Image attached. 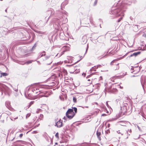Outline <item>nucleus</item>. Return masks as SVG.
I'll use <instances>...</instances> for the list:
<instances>
[{
  "label": "nucleus",
  "mask_w": 146,
  "mask_h": 146,
  "mask_svg": "<svg viewBox=\"0 0 146 146\" xmlns=\"http://www.w3.org/2000/svg\"><path fill=\"white\" fill-rule=\"evenodd\" d=\"M124 10L121 9H114V7H112L110 11V14L115 15L116 17L119 16H123L124 14L123 11Z\"/></svg>",
  "instance_id": "1"
},
{
  "label": "nucleus",
  "mask_w": 146,
  "mask_h": 146,
  "mask_svg": "<svg viewBox=\"0 0 146 146\" xmlns=\"http://www.w3.org/2000/svg\"><path fill=\"white\" fill-rule=\"evenodd\" d=\"M74 115L75 114L73 111V110L72 109H69L66 113V117H64L63 119L66 121L67 119V118L69 119H71Z\"/></svg>",
  "instance_id": "2"
},
{
  "label": "nucleus",
  "mask_w": 146,
  "mask_h": 146,
  "mask_svg": "<svg viewBox=\"0 0 146 146\" xmlns=\"http://www.w3.org/2000/svg\"><path fill=\"white\" fill-rule=\"evenodd\" d=\"M53 21L54 23H55L54 24L53 26L55 29H57L59 28L60 21L58 19L55 18L54 19Z\"/></svg>",
  "instance_id": "3"
},
{
  "label": "nucleus",
  "mask_w": 146,
  "mask_h": 146,
  "mask_svg": "<svg viewBox=\"0 0 146 146\" xmlns=\"http://www.w3.org/2000/svg\"><path fill=\"white\" fill-rule=\"evenodd\" d=\"M106 92L113 93L117 90L116 88L112 89V86H110L108 88H106L105 89Z\"/></svg>",
  "instance_id": "4"
},
{
  "label": "nucleus",
  "mask_w": 146,
  "mask_h": 146,
  "mask_svg": "<svg viewBox=\"0 0 146 146\" xmlns=\"http://www.w3.org/2000/svg\"><path fill=\"white\" fill-rule=\"evenodd\" d=\"M40 93H42V94H40L39 95V96L40 97H47L50 95V92L48 91H43L42 92H40Z\"/></svg>",
  "instance_id": "5"
},
{
  "label": "nucleus",
  "mask_w": 146,
  "mask_h": 146,
  "mask_svg": "<svg viewBox=\"0 0 146 146\" xmlns=\"http://www.w3.org/2000/svg\"><path fill=\"white\" fill-rule=\"evenodd\" d=\"M62 121L61 119H59L58 121L56 122L55 126H56L57 127L60 128L62 126Z\"/></svg>",
  "instance_id": "6"
},
{
  "label": "nucleus",
  "mask_w": 146,
  "mask_h": 146,
  "mask_svg": "<svg viewBox=\"0 0 146 146\" xmlns=\"http://www.w3.org/2000/svg\"><path fill=\"white\" fill-rule=\"evenodd\" d=\"M31 90L33 92L36 94H38V92H41V91L39 90V89L37 87L31 88Z\"/></svg>",
  "instance_id": "7"
},
{
  "label": "nucleus",
  "mask_w": 146,
  "mask_h": 146,
  "mask_svg": "<svg viewBox=\"0 0 146 146\" xmlns=\"http://www.w3.org/2000/svg\"><path fill=\"white\" fill-rule=\"evenodd\" d=\"M54 10L53 9H50L48 11L46 14L52 16L54 14Z\"/></svg>",
  "instance_id": "8"
},
{
  "label": "nucleus",
  "mask_w": 146,
  "mask_h": 146,
  "mask_svg": "<svg viewBox=\"0 0 146 146\" xmlns=\"http://www.w3.org/2000/svg\"><path fill=\"white\" fill-rule=\"evenodd\" d=\"M87 40L86 36H84L82 38V44H85L87 42Z\"/></svg>",
  "instance_id": "9"
},
{
  "label": "nucleus",
  "mask_w": 146,
  "mask_h": 146,
  "mask_svg": "<svg viewBox=\"0 0 146 146\" xmlns=\"http://www.w3.org/2000/svg\"><path fill=\"white\" fill-rule=\"evenodd\" d=\"M5 105L10 110L11 108L10 102L9 101H7L5 102Z\"/></svg>",
  "instance_id": "10"
},
{
  "label": "nucleus",
  "mask_w": 146,
  "mask_h": 146,
  "mask_svg": "<svg viewBox=\"0 0 146 146\" xmlns=\"http://www.w3.org/2000/svg\"><path fill=\"white\" fill-rule=\"evenodd\" d=\"M141 53L140 51H138L136 52H135L132 54H131L130 57H132L133 56H136L140 54Z\"/></svg>",
  "instance_id": "11"
},
{
  "label": "nucleus",
  "mask_w": 146,
  "mask_h": 146,
  "mask_svg": "<svg viewBox=\"0 0 146 146\" xmlns=\"http://www.w3.org/2000/svg\"><path fill=\"white\" fill-rule=\"evenodd\" d=\"M117 52V51H115V50L114 51L113 50H112L109 52L108 54H109L110 55H113L115 53Z\"/></svg>",
  "instance_id": "12"
},
{
  "label": "nucleus",
  "mask_w": 146,
  "mask_h": 146,
  "mask_svg": "<svg viewBox=\"0 0 146 146\" xmlns=\"http://www.w3.org/2000/svg\"><path fill=\"white\" fill-rule=\"evenodd\" d=\"M101 134V133L100 131H99L98 130L97 131L96 135L98 138L100 140V135Z\"/></svg>",
  "instance_id": "13"
},
{
  "label": "nucleus",
  "mask_w": 146,
  "mask_h": 146,
  "mask_svg": "<svg viewBox=\"0 0 146 146\" xmlns=\"http://www.w3.org/2000/svg\"><path fill=\"white\" fill-rule=\"evenodd\" d=\"M56 84V81H54L53 82L50 83L49 84V86H55Z\"/></svg>",
  "instance_id": "14"
},
{
  "label": "nucleus",
  "mask_w": 146,
  "mask_h": 146,
  "mask_svg": "<svg viewBox=\"0 0 146 146\" xmlns=\"http://www.w3.org/2000/svg\"><path fill=\"white\" fill-rule=\"evenodd\" d=\"M1 76L0 77H1L2 76H7L8 75V74L6 73H1Z\"/></svg>",
  "instance_id": "15"
},
{
  "label": "nucleus",
  "mask_w": 146,
  "mask_h": 146,
  "mask_svg": "<svg viewBox=\"0 0 146 146\" xmlns=\"http://www.w3.org/2000/svg\"><path fill=\"white\" fill-rule=\"evenodd\" d=\"M96 66H94V67H92L90 70V71H91L93 70L95 71L96 70V69H97L96 68Z\"/></svg>",
  "instance_id": "16"
},
{
  "label": "nucleus",
  "mask_w": 146,
  "mask_h": 146,
  "mask_svg": "<svg viewBox=\"0 0 146 146\" xmlns=\"http://www.w3.org/2000/svg\"><path fill=\"white\" fill-rule=\"evenodd\" d=\"M131 132L132 131L131 129H130L129 130L128 129V131H127L126 133L128 135H130V134L131 133Z\"/></svg>",
  "instance_id": "17"
},
{
  "label": "nucleus",
  "mask_w": 146,
  "mask_h": 146,
  "mask_svg": "<svg viewBox=\"0 0 146 146\" xmlns=\"http://www.w3.org/2000/svg\"><path fill=\"white\" fill-rule=\"evenodd\" d=\"M55 76H52L51 77H50L49 78V80H53L54 79H55Z\"/></svg>",
  "instance_id": "18"
},
{
  "label": "nucleus",
  "mask_w": 146,
  "mask_h": 146,
  "mask_svg": "<svg viewBox=\"0 0 146 146\" xmlns=\"http://www.w3.org/2000/svg\"><path fill=\"white\" fill-rule=\"evenodd\" d=\"M118 65H119V64L118 63L117 64H116V67L114 68H113V69H114V70H118L119 69V67L118 66Z\"/></svg>",
  "instance_id": "19"
},
{
  "label": "nucleus",
  "mask_w": 146,
  "mask_h": 146,
  "mask_svg": "<svg viewBox=\"0 0 146 146\" xmlns=\"http://www.w3.org/2000/svg\"><path fill=\"white\" fill-rule=\"evenodd\" d=\"M33 61L32 60H30L27 61L26 63H27V64H29L32 63Z\"/></svg>",
  "instance_id": "20"
},
{
  "label": "nucleus",
  "mask_w": 146,
  "mask_h": 146,
  "mask_svg": "<svg viewBox=\"0 0 146 146\" xmlns=\"http://www.w3.org/2000/svg\"><path fill=\"white\" fill-rule=\"evenodd\" d=\"M34 101H31V102L30 103L29 105V108L33 104H34Z\"/></svg>",
  "instance_id": "21"
},
{
  "label": "nucleus",
  "mask_w": 146,
  "mask_h": 146,
  "mask_svg": "<svg viewBox=\"0 0 146 146\" xmlns=\"http://www.w3.org/2000/svg\"><path fill=\"white\" fill-rule=\"evenodd\" d=\"M73 101L74 103H76L77 102V99L76 98L74 97L73 98Z\"/></svg>",
  "instance_id": "22"
},
{
  "label": "nucleus",
  "mask_w": 146,
  "mask_h": 146,
  "mask_svg": "<svg viewBox=\"0 0 146 146\" xmlns=\"http://www.w3.org/2000/svg\"><path fill=\"white\" fill-rule=\"evenodd\" d=\"M98 0H95L93 5L94 6H95L97 5L98 2Z\"/></svg>",
  "instance_id": "23"
},
{
  "label": "nucleus",
  "mask_w": 146,
  "mask_h": 146,
  "mask_svg": "<svg viewBox=\"0 0 146 146\" xmlns=\"http://www.w3.org/2000/svg\"><path fill=\"white\" fill-rule=\"evenodd\" d=\"M117 132L118 133L120 134L121 135H123V134L122 132H120V131L119 130L117 131Z\"/></svg>",
  "instance_id": "24"
},
{
  "label": "nucleus",
  "mask_w": 146,
  "mask_h": 146,
  "mask_svg": "<svg viewBox=\"0 0 146 146\" xmlns=\"http://www.w3.org/2000/svg\"><path fill=\"white\" fill-rule=\"evenodd\" d=\"M74 110L75 111V113H76L77 112V108H76V107H74L73 108Z\"/></svg>",
  "instance_id": "25"
},
{
  "label": "nucleus",
  "mask_w": 146,
  "mask_h": 146,
  "mask_svg": "<svg viewBox=\"0 0 146 146\" xmlns=\"http://www.w3.org/2000/svg\"><path fill=\"white\" fill-rule=\"evenodd\" d=\"M17 118H18V117H16L15 118H13V117H12L11 118V120L13 121V119L14 120L16 119H17Z\"/></svg>",
  "instance_id": "26"
},
{
  "label": "nucleus",
  "mask_w": 146,
  "mask_h": 146,
  "mask_svg": "<svg viewBox=\"0 0 146 146\" xmlns=\"http://www.w3.org/2000/svg\"><path fill=\"white\" fill-rule=\"evenodd\" d=\"M120 123H121V124H120V125H122V126H125L124 124V122L123 121H121L120 122Z\"/></svg>",
  "instance_id": "27"
},
{
  "label": "nucleus",
  "mask_w": 146,
  "mask_h": 146,
  "mask_svg": "<svg viewBox=\"0 0 146 146\" xmlns=\"http://www.w3.org/2000/svg\"><path fill=\"white\" fill-rule=\"evenodd\" d=\"M62 55V54H61V53H58L57 54L56 56H58L59 57H60Z\"/></svg>",
  "instance_id": "28"
},
{
  "label": "nucleus",
  "mask_w": 146,
  "mask_h": 146,
  "mask_svg": "<svg viewBox=\"0 0 146 146\" xmlns=\"http://www.w3.org/2000/svg\"><path fill=\"white\" fill-rule=\"evenodd\" d=\"M116 60H113L110 63V64L111 65H112L113 64L114 62Z\"/></svg>",
  "instance_id": "29"
},
{
  "label": "nucleus",
  "mask_w": 146,
  "mask_h": 146,
  "mask_svg": "<svg viewBox=\"0 0 146 146\" xmlns=\"http://www.w3.org/2000/svg\"><path fill=\"white\" fill-rule=\"evenodd\" d=\"M96 66V68H101L102 67V66L100 65H98Z\"/></svg>",
  "instance_id": "30"
},
{
  "label": "nucleus",
  "mask_w": 146,
  "mask_h": 146,
  "mask_svg": "<svg viewBox=\"0 0 146 146\" xmlns=\"http://www.w3.org/2000/svg\"><path fill=\"white\" fill-rule=\"evenodd\" d=\"M116 119H117V118H112V119H110V120L111 121H113L115 120Z\"/></svg>",
  "instance_id": "31"
},
{
  "label": "nucleus",
  "mask_w": 146,
  "mask_h": 146,
  "mask_svg": "<svg viewBox=\"0 0 146 146\" xmlns=\"http://www.w3.org/2000/svg\"><path fill=\"white\" fill-rule=\"evenodd\" d=\"M83 144V143L79 144H78L76 145L75 146H82V145Z\"/></svg>",
  "instance_id": "32"
},
{
  "label": "nucleus",
  "mask_w": 146,
  "mask_h": 146,
  "mask_svg": "<svg viewBox=\"0 0 146 146\" xmlns=\"http://www.w3.org/2000/svg\"><path fill=\"white\" fill-rule=\"evenodd\" d=\"M55 136L57 137V138H58V133H56L55 135Z\"/></svg>",
  "instance_id": "33"
},
{
  "label": "nucleus",
  "mask_w": 146,
  "mask_h": 146,
  "mask_svg": "<svg viewBox=\"0 0 146 146\" xmlns=\"http://www.w3.org/2000/svg\"><path fill=\"white\" fill-rule=\"evenodd\" d=\"M122 19V17H121L120 18H119V19L118 20V21H117V22H119L121 21V20Z\"/></svg>",
  "instance_id": "34"
},
{
  "label": "nucleus",
  "mask_w": 146,
  "mask_h": 146,
  "mask_svg": "<svg viewBox=\"0 0 146 146\" xmlns=\"http://www.w3.org/2000/svg\"><path fill=\"white\" fill-rule=\"evenodd\" d=\"M65 52H66V50H64L61 53V54H62V55L64 54Z\"/></svg>",
  "instance_id": "35"
},
{
  "label": "nucleus",
  "mask_w": 146,
  "mask_h": 146,
  "mask_svg": "<svg viewBox=\"0 0 146 146\" xmlns=\"http://www.w3.org/2000/svg\"><path fill=\"white\" fill-rule=\"evenodd\" d=\"M36 44H35L34 46L32 47V50H33L34 49V48L35 47H36Z\"/></svg>",
  "instance_id": "36"
},
{
  "label": "nucleus",
  "mask_w": 146,
  "mask_h": 146,
  "mask_svg": "<svg viewBox=\"0 0 146 146\" xmlns=\"http://www.w3.org/2000/svg\"><path fill=\"white\" fill-rule=\"evenodd\" d=\"M23 133H21L19 135V137L20 138H21L23 136Z\"/></svg>",
  "instance_id": "37"
},
{
  "label": "nucleus",
  "mask_w": 146,
  "mask_h": 146,
  "mask_svg": "<svg viewBox=\"0 0 146 146\" xmlns=\"http://www.w3.org/2000/svg\"><path fill=\"white\" fill-rule=\"evenodd\" d=\"M42 53H41V56H40V57H42V56H44L46 54H42Z\"/></svg>",
  "instance_id": "38"
},
{
  "label": "nucleus",
  "mask_w": 146,
  "mask_h": 146,
  "mask_svg": "<svg viewBox=\"0 0 146 146\" xmlns=\"http://www.w3.org/2000/svg\"><path fill=\"white\" fill-rule=\"evenodd\" d=\"M92 74H90L89 75H88V76H87V77H86V78H89V77H90V76H92Z\"/></svg>",
  "instance_id": "39"
},
{
  "label": "nucleus",
  "mask_w": 146,
  "mask_h": 146,
  "mask_svg": "<svg viewBox=\"0 0 146 146\" xmlns=\"http://www.w3.org/2000/svg\"><path fill=\"white\" fill-rule=\"evenodd\" d=\"M40 117L41 118H42L43 117V115L42 114H41L40 115Z\"/></svg>",
  "instance_id": "40"
},
{
  "label": "nucleus",
  "mask_w": 146,
  "mask_h": 146,
  "mask_svg": "<svg viewBox=\"0 0 146 146\" xmlns=\"http://www.w3.org/2000/svg\"><path fill=\"white\" fill-rule=\"evenodd\" d=\"M88 44H87V48L86 49V52L88 50Z\"/></svg>",
  "instance_id": "41"
},
{
  "label": "nucleus",
  "mask_w": 146,
  "mask_h": 146,
  "mask_svg": "<svg viewBox=\"0 0 146 146\" xmlns=\"http://www.w3.org/2000/svg\"><path fill=\"white\" fill-rule=\"evenodd\" d=\"M38 33L40 34H44V33L43 32L40 31H39L38 32Z\"/></svg>",
  "instance_id": "42"
},
{
  "label": "nucleus",
  "mask_w": 146,
  "mask_h": 146,
  "mask_svg": "<svg viewBox=\"0 0 146 146\" xmlns=\"http://www.w3.org/2000/svg\"><path fill=\"white\" fill-rule=\"evenodd\" d=\"M143 36L146 38V33H145L143 35Z\"/></svg>",
  "instance_id": "43"
},
{
  "label": "nucleus",
  "mask_w": 146,
  "mask_h": 146,
  "mask_svg": "<svg viewBox=\"0 0 146 146\" xmlns=\"http://www.w3.org/2000/svg\"><path fill=\"white\" fill-rule=\"evenodd\" d=\"M52 60H51V61H50V62L49 63H47V64L48 65H49L50 64H51L52 63Z\"/></svg>",
  "instance_id": "44"
},
{
  "label": "nucleus",
  "mask_w": 146,
  "mask_h": 146,
  "mask_svg": "<svg viewBox=\"0 0 146 146\" xmlns=\"http://www.w3.org/2000/svg\"><path fill=\"white\" fill-rule=\"evenodd\" d=\"M44 136L46 137L47 135V134L46 133H44Z\"/></svg>",
  "instance_id": "45"
},
{
  "label": "nucleus",
  "mask_w": 146,
  "mask_h": 146,
  "mask_svg": "<svg viewBox=\"0 0 146 146\" xmlns=\"http://www.w3.org/2000/svg\"><path fill=\"white\" fill-rule=\"evenodd\" d=\"M137 127L138 128V129H139V130L140 131H141V129L138 126H137Z\"/></svg>",
  "instance_id": "46"
},
{
  "label": "nucleus",
  "mask_w": 146,
  "mask_h": 146,
  "mask_svg": "<svg viewBox=\"0 0 146 146\" xmlns=\"http://www.w3.org/2000/svg\"><path fill=\"white\" fill-rule=\"evenodd\" d=\"M106 115L105 113H103L102 115V116H105Z\"/></svg>",
  "instance_id": "47"
},
{
  "label": "nucleus",
  "mask_w": 146,
  "mask_h": 146,
  "mask_svg": "<svg viewBox=\"0 0 146 146\" xmlns=\"http://www.w3.org/2000/svg\"><path fill=\"white\" fill-rule=\"evenodd\" d=\"M106 106H107V107H109V105H108V102H106Z\"/></svg>",
  "instance_id": "48"
},
{
  "label": "nucleus",
  "mask_w": 146,
  "mask_h": 146,
  "mask_svg": "<svg viewBox=\"0 0 146 146\" xmlns=\"http://www.w3.org/2000/svg\"><path fill=\"white\" fill-rule=\"evenodd\" d=\"M90 23H93V22H92V20L91 19H90Z\"/></svg>",
  "instance_id": "49"
},
{
  "label": "nucleus",
  "mask_w": 146,
  "mask_h": 146,
  "mask_svg": "<svg viewBox=\"0 0 146 146\" xmlns=\"http://www.w3.org/2000/svg\"><path fill=\"white\" fill-rule=\"evenodd\" d=\"M61 34H62V35H64L63 33H62V31L61 32V33H60V35H61Z\"/></svg>",
  "instance_id": "50"
},
{
  "label": "nucleus",
  "mask_w": 146,
  "mask_h": 146,
  "mask_svg": "<svg viewBox=\"0 0 146 146\" xmlns=\"http://www.w3.org/2000/svg\"><path fill=\"white\" fill-rule=\"evenodd\" d=\"M119 87H120V88H121V89H123V87L121 86H119Z\"/></svg>",
  "instance_id": "51"
},
{
  "label": "nucleus",
  "mask_w": 146,
  "mask_h": 146,
  "mask_svg": "<svg viewBox=\"0 0 146 146\" xmlns=\"http://www.w3.org/2000/svg\"><path fill=\"white\" fill-rule=\"evenodd\" d=\"M110 124H108V125H107V126H108V127H110Z\"/></svg>",
  "instance_id": "52"
},
{
  "label": "nucleus",
  "mask_w": 146,
  "mask_h": 146,
  "mask_svg": "<svg viewBox=\"0 0 146 146\" xmlns=\"http://www.w3.org/2000/svg\"><path fill=\"white\" fill-rule=\"evenodd\" d=\"M21 141V140H18V141H16L15 142H20Z\"/></svg>",
  "instance_id": "53"
},
{
  "label": "nucleus",
  "mask_w": 146,
  "mask_h": 146,
  "mask_svg": "<svg viewBox=\"0 0 146 146\" xmlns=\"http://www.w3.org/2000/svg\"><path fill=\"white\" fill-rule=\"evenodd\" d=\"M44 53V54H45V52L44 51H43L42 52V53Z\"/></svg>",
  "instance_id": "54"
},
{
  "label": "nucleus",
  "mask_w": 146,
  "mask_h": 146,
  "mask_svg": "<svg viewBox=\"0 0 146 146\" xmlns=\"http://www.w3.org/2000/svg\"><path fill=\"white\" fill-rule=\"evenodd\" d=\"M56 84H57V85H58L59 84V82H56Z\"/></svg>",
  "instance_id": "55"
},
{
  "label": "nucleus",
  "mask_w": 146,
  "mask_h": 146,
  "mask_svg": "<svg viewBox=\"0 0 146 146\" xmlns=\"http://www.w3.org/2000/svg\"><path fill=\"white\" fill-rule=\"evenodd\" d=\"M7 9H6L5 10V12H7Z\"/></svg>",
  "instance_id": "56"
},
{
  "label": "nucleus",
  "mask_w": 146,
  "mask_h": 146,
  "mask_svg": "<svg viewBox=\"0 0 146 146\" xmlns=\"http://www.w3.org/2000/svg\"><path fill=\"white\" fill-rule=\"evenodd\" d=\"M15 138V137H14V138H13V139L12 140H11V141H13L14 140V139Z\"/></svg>",
  "instance_id": "57"
},
{
  "label": "nucleus",
  "mask_w": 146,
  "mask_h": 146,
  "mask_svg": "<svg viewBox=\"0 0 146 146\" xmlns=\"http://www.w3.org/2000/svg\"><path fill=\"white\" fill-rule=\"evenodd\" d=\"M131 70H133L134 69V68H131Z\"/></svg>",
  "instance_id": "58"
},
{
  "label": "nucleus",
  "mask_w": 146,
  "mask_h": 146,
  "mask_svg": "<svg viewBox=\"0 0 146 146\" xmlns=\"http://www.w3.org/2000/svg\"><path fill=\"white\" fill-rule=\"evenodd\" d=\"M64 4V3H63L62 4V5H63Z\"/></svg>",
  "instance_id": "59"
},
{
  "label": "nucleus",
  "mask_w": 146,
  "mask_h": 146,
  "mask_svg": "<svg viewBox=\"0 0 146 146\" xmlns=\"http://www.w3.org/2000/svg\"><path fill=\"white\" fill-rule=\"evenodd\" d=\"M39 124H38V125H36V127H37L38 126V125H39Z\"/></svg>",
  "instance_id": "60"
},
{
  "label": "nucleus",
  "mask_w": 146,
  "mask_h": 146,
  "mask_svg": "<svg viewBox=\"0 0 146 146\" xmlns=\"http://www.w3.org/2000/svg\"><path fill=\"white\" fill-rule=\"evenodd\" d=\"M90 63H88V64H88L87 65V66H89V65H90Z\"/></svg>",
  "instance_id": "61"
},
{
  "label": "nucleus",
  "mask_w": 146,
  "mask_h": 146,
  "mask_svg": "<svg viewBox=\"0 0 146 146\" xmlns=\"http://www.w3.org/2000/svg\"><path fill=\"white\" fill-rule=\"evenodd\" d=\"M85 107L87 108H88V106H86Z\"/></svg>",
  "instance_id": "62"
},
{
  "label": "nucleus",
  "mask_w": 146,
  "mask_h": 146,
  "mask_svg": "<svg viewBox=\"0 0 146 146\" xmlns=\"http://www.w3.org/2000/svg\"><path fill=\"white\" fill-rule=\"evenodd\" d=\"M88 81H90V79H88Z\"/></svg>",
  "instance_id": "63"
},
{
  "label": "nucleus",
  "mask_w": 146,
  "mask_h": 146,
  "mask_svg": "<svg viewBox=\"0 0 146 146\" xmlns=\"http://www.w3.org/2000/svg\"><path fill=\"white\" fill-rule=\"evenodd\" d=\"M14 90L15 91H17V90H16V89H14Z\"/></svg>",
  "instance_id": "64"
}]
</instances>
